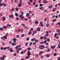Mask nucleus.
<instances>
[{"label":"nucleus","mask_w":60,"mask_h":60,"mask_svg":"<svg viewBox=\"0 0 60 60\" xmlns=\"http://www.w3.org/2000/svg\"><path fill=\"white\" fill-rule=\"evenodd\" d=\"M23 14H21L20 15V17L21 19H23Z\"/></svg>","instance_id":"nucleus-1"},{"label":"nucleus","mask_w":60,"mask_h":60,"mask_svg":"<svg viewBox=\"0 0 60 60\" xmlns=\"http://www.w3.org/2000/svg\"><path fill=\"white\" fill-rule=\"evenodd\" d=\"M44 47L43 45H41L40 46V48L41 49H43Z\"/></svg>","instance_id":"nucleus-2"},{"label":"nucleus","mask_w":60,"mask_h":60,"mask_svg":"<svg viewBox=\"0 0 60 60\" xmlns=\"http://www.w3.org/2000/svg\"><path fill=\"white\" fill-rule=\"evenodd\" d=\"M40 24H41V27H43V23L42 22H40Z\"/></svg>","instance_id":"nucleus-3"},{"label":"nucleus","mask_w":60,"mask_h":60,"mask_svg":"<svg viewBox=\"0 0 60 60\" xmlns=\"http://www.w3.org/2000/svg\"><path fill=\"white\" fill-rule=\"evenodd\" d=\"M5 19H6V18L5 17H4V16L2 17V20L4 21L5 20Z\"/></svg>","instance_id":"nucleus-4"},{"label":"nucleus","mask_w":60,"mask_h":60,"mask_svg":"<svg viewBox=\"0 0 60 60\" xmlns=\"http://www.w3.org/2000/svg\"><path fill=\"white\" fill-rule=\"evenodd\" d=\"M13 40L14 41V43H16V39L15 38H13Z\"/></svg>","instance_id":"nucleus-5"},{"label":"nucleus","mask_w":60,"mask_h":60,"mask_svg":"<svg viewBox=\"0 0 60 60\" xmlns=\"http://www.w3.org/2000/svg\"><path fill=\"white\" fill-rule=\"evenodd\" d=\"M10 18H13L14 17L13 15H12L9 16Z\"/></svg>","instance_id":"nucleus-6"},{"label":"nucleus","mask_w":60,"mask_h":60,"mask_svg":"<svg viewBox=\"0 0 60 60\" xmlns=\"http://www.w3.org/2000/svg\"><path fill=\"white\" fill-rule=\"evenodd\" d=\"M27 53H28L27 54L28 56H30V54H31V53L29 51H28L27 52Z\"/></svg>","instance_id":"nucleus-7"},{"label":"nucleus","mask_w":60,"mask_h":60,"mask_svg":"<svg viewBox=\"0 0 60 60\" xmlns=\"http://www.w3.org/2000/svg\"><path fill=\"white\" fill-rule=\"evenodd\" d=\"M39 9H40L42 11L43 10H44V8L42 7H40V8Z\"/></svg>","instance_id":"nucleus-8"},{"label":"nucleus","mask_w":60,"mask_h":60,"mask_svg":"<svg viewBox=\"0 0 60 60\" xmlns=\"http://www.w3.org/2000/svg\"><path fill=\"white\" fill-rule=\"evenodd\" d=\"M58 36L57 34H56V33H55L54 35L55 37H56V36Z\"/></svg>","instance_id":"nucleus-9"},{"label":"nucleus","mask_w":60,"mask_h":60,"mask_svg":"<svg viewBox=\"0 0 60 60\" xmlns=\"http://www.w3.org/2000/svg\"><path fill=\"white\" fill-rule=\"evenodd\" d=\"M37 31H40V28H38L37 29Z\"/></svg>","instance_id":"nucleus-10"},{"label":"nucleus","mask_w":60,"mask_h":60,"mask_svg":"<svg viewBox=\"0 0 60 60\" xmlns=\"http://www.w3.org/2000/svg\"><path fill=\"white\" fill-rule=\"evenodd\" d=\"M20 50L19 49H17V50H16V52H17V54H18V53H19V51Z\"/></svg>","instance_id":"nucleus-11"},{"label":"nucleus","mask_w":60,"mask_h":60,"mask_svg":"<svg viewBox=\"0 0 60 60\" xmlns=\"http://www.w3.org/2000/svg\"><path fill=\"white\" fill-rule=\"evenodd\" d=\"M36 39H34V38H32L31 39V40L32 41H35V40H36Z\"/></svg>","instance_id":"nucleus-12"},{"label":"nucleus","mask_w":60,"mask_h":60,"mask_svg":"<svg viewBox=\"0 0 60 60\" xmlns=\"http://www.w3.org/2000/svg\"><path fill=\"white\" fill-rule=\"evenodd\" d=\"M55 47H56V45H55L54 46H52L51 47V49H54L55 48Z\"/></svg>","instance_id":"nucleus-13"},{"label":"nucleus","mask_w":60,"mask_h":60,"mask_svg":"<svg viewBox=\"0 0 60 60\" xmlns=\"http://www.w3.org/2000/svg\"><path fill=\"white\" fill-rule=\"evenodd\" d=\"M7 26H9V27H11V25H9V24H8L7 25Z\"/></svg>","instance_id":"nucleus-14"},{"label":"nucleus","mask_w":60,"mask_h":60,"mask_svg":"<svg viewBox=\"0 0 60 60\" xmlns=\"http://www.w3.org/2000/svg\"><path fill=\"white\" fill-rule=\"evenodd\" d=\"M46 57H48L49 56V54H47L46 56Z\"/></svg>","instance_id":"nucleus-15"},{"label":"nucleus","mask_w":60,"mask_h":60,"mask_svg":"<svg viewBox=\"0 0 60 60\" xmlns=\"http://www.w3.org/2000/svg\"><path fill=\"white\" fill-rule=\"evenodd\" d=\"M25 46L26 47H27L28 46V43L26 42L25 44Z\"/></svg>","instance_id":"nucleus-16"},{"label":"nucleus","mask_w":60,"mask_h":60,"mask_svg":"<svg viewBox=\"0 0 60 60\" xmlns=\"http://www.w3.org/2000/svg\"><path fill=\"white\" fill-rule=\"evenodd\" d=\"M21 3H20L18 4V7H20V6H21Z\"/></svg>","instance_id":"nucleus-17"},{"label":"nucleus","mask_w":60,"mask_h":60,"mask_svg":"<svg viewBox=\"0 0 60 60\" xmlns=\"http://www.w3.org/2000/svg\"><path fill=\"white\" fill-rule=\"evenodd\" d=\"M26 50L25 49L24 50L22 51V52H23V54H25V52H26Z\"/></svg>","instance_id":"nucleus-18"},{"label":"nucleus","mask_w":60,"mask_h":60,"mask_svg":"<svg viewBox=\"0 0 60 60\" xmlns=\"http://www.w3.org/2000/svg\"><path fill=\"white\" fill-rule=\"evenodd\" d=\"M52 7H53L51 5H49V8L50 9H51V8Z\"/></svg>","instance_id":"nucleus-19"},{"label":"nucleus","mask_w":60,"mask_h":60,"mask_svg":"<svg viewBox=\"0 0 60 60\" xmlns=\"http://www.w3.org/2000/svg\"><path fill=\"white\" fill-rule=\"evenodd\" d=\"M30 57V56H29V55H28V56L26 57L25 58H29Z\"/></svg>","instance_id":"nucleus-20"},{"label":"nucleus","mask_w":60,"mask_h":60,"mask_svg":"<svg viewBox=\"0 0 60 60\" xmlns=\"http://www.w3.org/2000/svg\"><path fill=\"white\" fill-rule=\"evenodd\" d=\"M29 14L28 13H27L26 14V16H27V17H28V16H29Z\"/></svg>","instance_id":"nucleus-21"},{"label":"nucleus","mask_w":60,"mask_h":60,"mask_svg":"<svg viewBox=\"0 0 60 60\" xmlns=\"http://www.w3.org/2000/svg\"><path fill=\"white\" fill-rule=\"evenodd\" d=\"M4 38H5V39H7V36H4Z\"/></svg>","instance_id":"nucleus-22"},{"label":"nucleus","mask_w":60,"mask_h":60,"mask_svg":"<svg viewBox=\"0 0 60 60\" xmlns=\"http://www.w3.org/2000/svg\"><path fill=\"white\" fill-rule=\"evenodd\" d=\"M1 3L2 2H1L0 1V6H3V5H2V4H1Z\"/></svg>","instance_id":"nucleus-23"},{"label":"nucleus","mask_w":60,"mask_h":60,"mask_svg":"<svg viewBox=\"0 0 60 60\" xmlns=\"http://www.w3.org/2000/svg\"><path fill=\"white\" fill-rule=\"evenodd\" d=\"M15 15L16 16V17H17V16H18V14L17 13H15Z\"/></svg>","instance_id":"nucleus-24"},{"label":"nucleus","mask_w":60,"mask_h":60,"mask_svg":"<svg viewBox=\"0 0 60 60\" xmlns=\"http://www.w3.org/2000/svg\"><path fill=\"white\" fill-rule=\"evenodd\" d=\"M3 28L4 29H6V27L5 26H4L3 27Z\"/></svg>","instance_id":"nucleus-25"},{"label":"nucleus","mask_w":60,"mask_h":60,"mask_svg":"<svg viewBox=\"0 0 60 60\" xmlns=\"http://www.w3.org/2000/svg\"><path fill=\"white\" fill-rule=\"evenodd\" d=\"M29 39H30V38H29V37L27 38L26 39V41H29Z\"/></svg>","instance_id":"nucleus-26"},{"label":"nucleus","mask_w":60,"mask_h":60,"mask_svg":"<svg viewBox=\"0 0 60 60\" xmlns=\"http://www.w3.org/2000/svg\"><path fill=\"white\" fill-rule=\"evenodd\" d=\"M44 40H46L47 39V38H46L45 36H44Z\"/></svg>","instance_id":"nucleus-27"},{"label":"nucleus","mask_w":60,"mask_h":60,"mask_svg":"<svg viewBox=\"0 0 60 60\" xmlns=\"http://www.w3.org/2000/svg\"><path fill=\"white\" fill-rule=\"evenodd\" d=\"M6 36H8L9 35V34L8 33H7L6 34Z\"/></svg>","instance_id":"nucleus-28"},{"label":"nucleus","mask_w":60,"mask_h":60,"mask_svg":"<svg viewBox=\"0 0 60 60\" xmlns=\"http://www.w3.org/2000/svg\"><path fill=\"white\" fill-rule=\"evenodd\" d=\"M29 32V35H30V34H32V32H31V31H30Z\"/></svg>","instance_id":"nucleus-29"},{"label":"nucleus","mask_w":60,"mask_h":60,"mask_svg":"<svg viewBox=\"0 0 60 60\" xmlns=\"http://www.w3.org/2000/svg\"><path fill=\"white\" fill-rule=\"evenodd\" d=\"M11 44L12 46H15V44H14V43H12Z\"/></svg>","instance_id":"nucleus-30"},{"label":"nucleus","mask_w":60,"mask_h":60,"mask_svg":"<svg viewBox=\"0 0 60 60\" xmlns=\"http://www.w3.org/2000/svg\"><path fill=\"white\" fill-rule=\"evenodd\" d=\"M0 30H1V31H2V30H3V28L2 27L0 28Z\"/></svg>","instance_id":"nucleus-31"},{"label":"nucleus","mask_w":60,"mask_h":60,"mask_svg":"<svg viewBox=\"0 0 60 60\" xmlns=\"http://www.w3.org/2000/svg\"><path fill=\"white\" fill-rule=\"evenodd\" d=\"M37 33V30H35L34 32V34H36Z\"/></svg>","instance_id":"nucleus-32"},{"label":"nucleus","mask_w":60,"mask_h":60,"mask_svg":"<svg viewBox=\"0 0 60 60\" xmlns=\"http://www.w3.org/2000/svg\"><path fill=\"white\" fill-rule=\"evenodd\" d=\"M43 36H41L40 37V39H43Z\"/></svg>","instance_id":"nucleus-33"},{"label":"nucleus","mask_w":60,"mask_h":60,"mask_svg":"<svg viewBox=\"0 0 60 60\" xmlns=\"http://www.w3.org/2000/svg\"><path fill=\"white\" fill-rule=\"evenodd\" d=\"M38 21H37V22H35V24H38Z\"/></svg>","instance_id":"nucleus-34"},{"label":"nucleus","mask_w":60,"mask_h":60,"mask_svg":"<svg viewBox=\"0 0 60 60\" xmlns=\"http://www.w3.org/2000/svg\"><path fill=\"white\" fill-rule=\"evenodd\" d=\"M18 48H19V45H18L16 47L15 49H18Z\"/></svg>","instance_id":"nucleus-35"},{"label":"nucleus","mask_w":60,"mask_h":60,"mask_svg":"<svg viewBox=\"0 0 60 60\" xmlns=\"http://www.w3.org/2000/svg\"><path fill=\"white\" fill-rule=\"evenodd\" d=\"M47 41H50V40H49V38H47Z\"/></svg>","instance_id":"nucleus-36"},{"label":"nucleus","mask_w":60,"mask_h":60,"mask_svg":"<svg viewBox=\"0 0 60 60\" xmlns=\"http://www.w3.org/2000/svg\"><path fill=\"white\" fill-rule=\"evenodd\" d=\"M59 25V26H60V22H58V23H57V25Z\"/></svg>","instance_id":"nucleus-37"},{"label":"nucleus","mask_w":60,"mask_h":60,"mask_svg":"<svg viewBox=\"0 0 60 60\" xmlns=\"http://www.w3.org/2000/svg\"><path fill=\"white\" fill-rule=\"evenodd\" d=\"M17 55V54L16 53H15L14 54V56H16Z\"/></svg>","instance_id":"nucleus-38"},{"label":"nucleus","mask_w":60,"mask_h":60,"mask_svg":"<svg viewBox=\"0 0 60 60\" xmlns=\"http://www.w3.org/2000/svg\"><path fill=\"white\" fill-rule=\"evenodd\" d=\"M28 12H29V13H30V14H31L32 13V11H29Z\"/></svg>","instance_id":"nucleus-39"},{"label":"nucleus","mask_w":60,"mask_h":60,"mask_svg":"<svg viewBox=\"0 0 60 60\" xmlns=\"http://www.w3.org/2000/svg\"><path fill=\"white\" fill-rule=\"evenodd\" d=\"M27 49H28V50H31V48H28Z\"/></svg>","instance_id":"nucleus-40"},{"label":"nucleus","mask_w":60,"mask_h":60,"mask_svg":"<svg viewBox=\"0 0 60 60\" xmlns=\"http://www.w3.org/2000/svg\"><path fill=\"white\" fill-rule=\"evenodd\" d=\"M19 8H16V10L17 11H18L19 10Z\"/></svg>","instance_id":"nucleus-41"},{"label":"nucleus","mask_w":60,"mask_h":60,"mask_svg":"<svg viewBox=\"0 0 60 60\" xmlns=\"http://www.w3.org/2000/svg\"><path fill=\"white\" fill-rule=\"evenodd\" d=\"M5 57H6V56L5 55H4L3 56V58L4 59Z\"/></svg>","instance_id":"nucleus-42"},{"label":"nucleus","mask_w":60,"mask_h":60,"mask_svg":"<svg viewBox=\"0 0 60 60\" xmlns=\"http://www.w3.org/2000/svg\"><path fill=\"white\" fill-rule=\"evenodd\" d=\"M13 49H12V48H10L9 49V51H11V50H12Z\"/></svg>","instance_id":"nucleus-43"},{"label":"nucleus","mask_w":60,"mask_h":60,"mask_svg":"<svg viewBox=\"0 0 60 60\" xmlns=\"http://www.w3.org/2000/svg\"><path fill=\"white\" fill-rule=\"evenodd\" d=\"M56 19H55L54 20H52V21L53 22H55V21H56Z\"/></svg>","instance_id":"nucleus-44"},{"label":"nucleus","mask_w":60,"mask_h":60,"mask_svg":"<svg viewBox=\"0 0 60 60\" xmlns=\"http://www.w3.org/2000/svg\"><path fill=\"white\" fill-rule=\"evenodd\" d=\"M24 20H26V21H27L28 20V19L25 18L24 19Z\"/></svg>","instance_id":"nucleus-45"},{"label":"nucleus","mask_w":60,"mask_h":60,"mask_svg":"<svg viewBox=\"0 0 60 60\" xmlns=\"http://www.w3.org/2000/svg\"><path fill=\"white\" fill-rule=\"evenodd\" d=\"M47 42V41L46 40H45L43 42V43L44 44L45 43H46Z\"/></svg>","instance_id":"nucleus-46"},{"label":"nucleus","mask_w":60,"mask_h":60,"mask_svg":"<svg viewBox=\"0 0 60 60\" xmlns=\"http://www.w3.org/2000/svg\"><path fill=\"white\" fill-rule=\"evenodd\" d=\"M56 55H57V54H56V53L53 54V56H56Z\"/></svg>","instance_id":"nucleus-47"},{"label":"nucleus","mask_w":60,"mask_h":60,"mask_svg":"<svg viewBox=\"0 0 60 60\" xmlns=\"http://www.w3.org/2000/svg\"><path fill=\"white\" fill-rule=\"evenodd\" d=\"M31 18V17L30 16H29L28 17V19H30Z\"/></svg>","instance_id":"nucleus-48"},{"label":"nucleus","mask_w":60,"mask_h":60,"mask_svg":"<svg viewBox=\"0 0 60 60\" xmlns=\"http://www.w3.org/2000/svg\"><path fill=\"white\" fill-rule=\"evenodd\" d=\"M1 38L2 39V40H4V37H1Z\"/></svg>","instance_id":"nucleus-49"},{"label":"nucleus","mask_w":60,"mask_h":60,"mask_svg":"<svg viewBox=\"0 0 60 60\" xmlns=\"http://www.w3.org/2000/svg\"><path fill=\"white\" fill-rule=\"evenodd\" d=\"M1 60H4V58H3V57L1 58Z\"/></svg>","instance_id":"nucleus-50"},{"label":"nucleus","mask_w":60,"mask_h":60,"mask_svg":"<svg viewBox=\"0 0 60 60\" xmlns=\"http://www.w3.org/2000/svg\"><path fill=\"white\" fill-rule=\"evenodd\" d=\"M36 44V42H33V45H35Z\"/></svg>","instance_id":"nucleus-51"},{"label":"nucleus","mask_w":60,"mask_h":60,"mask_svg":"<svg viewBox=\"0 0 60 60\" xmlns=\"http://www.w3.org/2000/svg\"><path fill=\"white\" fill-rule=\"evenodd\" d=\"M35 41L36 42V43L38 42V40H35Z\"/></svg>","instance_id":"nucleus-52"},{"label":"nucleus","mask_w":60,"mask_h":60,"mask_svg":"<svg viewBox=\"0 0 60 60\" xmlns=\"http://www.w3.org/2000/svg\"><path fill=\"white\" fill-rule=\"evenodd\" d=\"M24 36H25L24 34H22L21 35V36H22V37H24Z\"/></svg>","instance_id":"nucleus-53"},{"label":"nucleus","mask_w":60,"mask_h":60,"mask_svg":"<svg viewBox=\"0 0 60 60\" xmlns=\"http://www.w3.org/2000/svg\"><path fill=\"white\" fill-rule=\"evenodd\" d=\"M14 11V8H12L11 9V11Z\"/></svg>","instance_id":"nucleus-54"},{"label":"nucleus","mask_w":60,"mask_h":60,"mask_svg":"<svg viewBox=\"0 0 60 60\" xmlns=\"http://www.w3.org/2000/svg\"><path fill=\"white\" fill-rule=\"evenodd\" d=\"M56 31L57 32H59V30L58 29H57L56 30Z\"/></svg>","instance_id":"nucleus-55"},{"label":"nucleus","mask_w":60,"mask_h":60,"mask_svg":"<svg viewBox=\"0 0 60 60\" xmlns=\"http://www.w3.org/2000/svg\"><path fill=\"white\" fill-rule=\"evenodd\" d=\"M22 0H20V4H22Z\"/></svg>","instance_id":"nucleus-56"},{"label":"nucleus","mask_w":60,"mask_h":60,"mask_svg":"<svg viewBox=\"0 0 60 60\" xmlns=\"http://www.w3.org/2000/svg\"><path fill=\"white\" fill-rule=\"evenodd\" d=\"M58 47L59 48H60V45H58Z\"/></svg>","instance_id":"nucleus-57"},{"label":"nucleus","mask_w":60,"mask_h":60,"mask_svg":"<svg viewBox=\"0 0 60 60\" xmlns=\"http://www.w3.org/2000/svg\"><path fill=\"white\" fill-rule=\"evenodd\" d=\"M16 19H17V20H19V18H18V17H17L16 18Z\"/></svg>","instance_id":"nucleus-58"},{"label":"nucleus","mask_w":60,"mask_h":60,"mask_svg":"<svg viewBox=\"0 0 60 60\" xmlns=\"http://www.w3.org/2000/svg\"><path fill=\"white\" fill-rule=\"evenodd\" d=\"M43 53V52H42V51H40L39 52V53H40V54H42Z\"/></svg>","instance_id":"nucleus-59"},{"label":"nucleus","mask_w":60,"mask_h":60,"mask_svg":"<svg viewBox=\"0 0 60 60\" xmlns=\"http://www.w3.org/2000/svg\"><path fill=\"white\" fill-rule=\"evenodd\" d=\"M50 50L49 49H47V51L48 52H49V51H50Z\"/></svg>","instance_id":"nucleus-60"},{"label":"nucleus","mask_w":60,"mask_h":60,"mask_svg":"<svg viewBox=\"0 0 60 60\" xmlns=\"http://www.w3.org/2000/svg\"><path fill=\"white\" fill-rule=\"evenodd\" d=\"M45 4H47V1L46 0L45 1Z\"/></svg>","instance_id":"nucleus-61"},{"label":"nucleus","mask_w":60,"mask_h":60,"mask_svg":"<svg viewBox=\"0 0 60 60\" xmlns=\"http://www.w3.org/2000/svg\"><path fill=\"white\" fill-rule=\"evenodd\" d=\"M49 36V34H46L45 35V36L46 37L48 36Z\"/></svg>","instance_id":"nucleus-62"},{"label":"nucleus","mask_w":60,"mask_h":60,"mask_svg":"<svg viewBox=\"0 0 60 60\" xmlns=\"http://www.w3.org/2000/svg\"><path fill=\"white\" fill-rule=\"evenodd\" d=\"M32 22V20H29V22H30V23H31V22Z\"/></svg>","instance_id":"nucleus-63"},{"label":"nucleus","mask_w":60,"mask_h":60,"mask_svg":"<svg viewBox=\"0 0 60 60\" xmlns=\"http://www.w3.org/2000/svg\"><path fill=\"white\" fill-rule=\"evenodd\" d=\"M32 42H31V43H30V46H31V45H32Z\"/></svg>","instance_id":"nucleus-64"}]
</instances>
